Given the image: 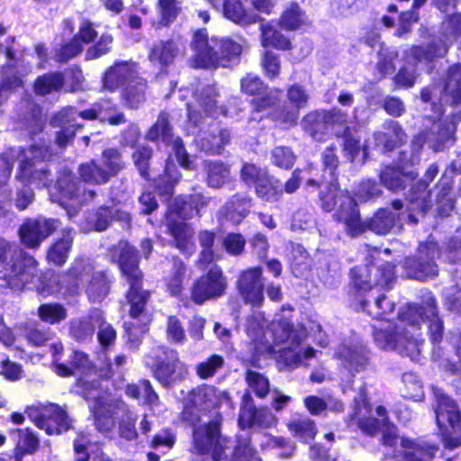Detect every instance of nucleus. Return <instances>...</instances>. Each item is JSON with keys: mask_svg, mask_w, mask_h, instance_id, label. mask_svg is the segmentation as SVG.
<instances>
[{"mask_svg": "<svg viewBox=\"0 0 461 461\" xmlns=\"http://www.w3.org/2000/svg\"><path fill=\"white\" fill-rule=\"evenodd\" d=\"M154 376L164 386H170L174 383L184 379L187 374V366L180 361L178 353L174 349H164L154 367Z\"/></svg>", "mask_w": 461, "mask_h": 461, "instance_id": "obj_14", "label": "nucleus"}, {"mask_svg": "<svg viewBox=\"0 0 461 461\" xmlns=\"http://www.w3.org/2000/svg\"><path fill=\"white\" fill-rule=\"evenodd\" d=\"M292 267L296 275H303L310 267V258L305 249L301 246H296L292 252Z\"/></svg>", "mask_w": 461, "mask_h": 461, "instance_id": "obj_63", "label": "nucleus"}, {"mask_svg": "<svg viewBox=\"0 0 461 461\" xmlns=\"http://www.w3.org/2000/svg\"><path fill=\"white\" fill-rule=\"evenodd\" d=\"M109 292V282L106 276L97 272L92 275L86 287V294L93 302H100L105 298Z\"/></svg>", "mask_w": 461, "mask_h": 461, "instance_id": "obj_47", "label": "nucleus"}, {"mask_svg": "<svg viewBox=\"0 0 461 461\" xmlns=\"http://www.w3.org/2000/svg\"><path fill=\"white\" fill-rule=\"evenodd\" d=\"M209 201V198L201 194H194L189 196L188 201L181 202V203L179 201L176 202L173 210L179 217L188 219L194 214H199L202 209L208 205Z\"/></svg>", "mask_w": 461, "mask_h": 461, "instance_id": "obj_30", "label": "nucleus"}, {"mask_svg": "<svg viewBox=\"0 0 461 461\" xmlns=\"http://www.w3.org/2000/svg\"><path fill=\"white\" fill-rule=\"evenodd\" d=\"M158 19L152 23L156 29L167 27L175 22L181 12L177 0H158L156 6Z\"/></svg>", "mask_w": 461, "mask_h": 461, "instance_id": "obj_26", "label": "nucleus"}, {"mask_svg": "<svg viewBox=\"0 0 461 461\" xmlns=\"http://www.w3.org/2000/svg\"><path fill=\"white\" fill-rule=\"evenodd\" d=\"M64 85V77L60 72L48 73L39 77L34 82V92L45 95L59 91Z\"/></svg>", "mask_w": 461, "mask_h": 461, "instance_id": "obj_37", "label": "nucleus"}, {"mask_svg": "<svg viewBox=\"0 0 461 461\" xmlns=\"http://www.w3.org/2000/svg\"><path fill=\"white\" fill-rule=\"evenodd\" d=\"M374 336L377 346L383 349H394L411 357L420 352L419 345L414 339L395 331L393 328L376 330Z\"/></svg>", "mask_w": 461, "mask_h": 461, "instance_id": "obj_16", "label": "nucleus"}, {"mask_svg": "<svg viewBox=\"0 0 461 461\" xmlns=\"http://www.w3.org/2000/svg\"><path fill=\"white\" fill-rule=\"evenodd\" d=\"M79 116L86 120L99 119L102 122H107L110 125H119L126 122L124 114L122 113H116L115 115H107L100 109L97 110L95 107L83 111L79 113L76 112V118Z\"/></svg>", "mask_w": 461, "mask_h": 461, "instance_id": "obj_57", "label": "nucleus"}, {"mask_svg": "<svg viewBox=\"0 0 461 461\" xmlns=\"http://www.w3.org/2000/svg\"><path fill=\"white\" fill-rule=\"evenodd\" d=\"M413 172L403 174L400 170L394 168H386L381 173V181L385 187L392 191H398L405 186V179L415 177Z\"/></svg>", "mask_w": 461, "mask_h": 461, "instance_id": "obj_50", "label": "nucleus"}, {"mask_svg": "<svg viewBox=\"0 0 461 461\" xmlns=\"http://www.w3.org/2000/svg\"><path fill=\"white\" fill-rule=\"evenodd\" d=\"M402 381L405 384V396L414 401H419L423 397L422 385L413 374H404Z\"/></svg>", "mask_w": 461, "mask_h": 461, "instance_id": "obj_64", "label": "nucleus"}, {"mask_svg": "<svg viewBox=\"0 0 461 461\" xmlns=\"http://www.w3.org/2000/svg\"><path fill=\"white\" fill-rule=\"evenodd\" d=\"M53 123L62 127L56 139L57 144L61 148L72 141L76 129L81 126L76 122V111L71 107L64 108L58 113L53 118Z\"/></svg>", "mask_w": 461, "mask_h": 461, "instance_id": "obj_20", "label": "nucleus"}, {"mask_svg": "<svg viewBox=\"0 0 461 461\" xmlns=\"http://www.w3.org/2000/svg\"><path fill=\"white\" fill-rule=\"evenodd\" d=\"M113 258L130 284L127 294V300L131 304L130 315L137 318L144 310L149 296L147 292L140 289L142 275L139 268L137 250L126 241H120L113 249Z\"/></svg>", "mask_w": 461, "mask_h": 461, "instance_id": "obj_5", "label": "nucleus"}, {"mask_svg": "<svg viewBox=\"0 0 461 461\" xmlns=\"http://www.w3.org/2000/svg\"><path fill=\"white\" fill-rule=\"evenodd\" d=\"M238 289L248 303L261 305L264 301L262 269L252 267L243 271L238 280Z\"/></svg>", "mask_w": 461, "mask_h": 461, "instance_id": "obj_17", "label": "nucleus"}, {"mask_svg": "<svg viewBox=\"0 0 461 461\" xmlns=\"http://www.w3.org/2000/svg\"><path fill=\"white\" fill-rule=\"evenodd\" d=\"M101 321V312L95 310L88 317L71 322V335L78 341H84L93 336L95 328Z\"/></svg>", "mask_w": 461, "mask_h": 461, "instance_id": "obj_27", "label": "nucleus"}, {"mask_svg": "<svg viewBox=\"0 0 461 461\" xmlns=\"http://www.w3.org/2000/svg\"><path fill=\"white\" fill-rule=\"evenodd\" d=\"M257 409L249 393L244 394L240 411L239 424L242 429L255 426Z\"/></svg>", "mask_w": 461, "mask_h": 461, "instance_id": "obj_54", "label": "nucleus"}, {"mask_svg": "<svg viewBox=\"0 0 461 461\" xmlns=\"http://www.w3.org/2000/svg\"><path fill=\"white\" fill-rule=\"evenodd\" d=\"M437 402L435 408L436 420L441 429L444 445L453 448L460 445L457 438H448V427L455 434H461V415L456 404L448 398L440 388L432 387Z\"/></svg>", "mask_w": 461, "mask_h": 461, "instance_id": "obj_9", "label": "nucleus"}, {"mask_svg": "<svg viewBox=\"0 0 461 461\" xmlns=\"http://www.w3.org/2000/svg\"><path fill=\"white\" fill-rule=\"evenodd\" d=\"M413 58L420 61H430L436 57H442L447 51V45L444 43L440 47L430 45L427 49L422 47H415L411 50Z\"/></svg>", "mask_w": 461, "mask_h": 461, "instance_id": "obj_58", "label": "nucleus"}, {"mask_svg": "<svg viewBox=\"0 0 461 461\" xmlns=\"http://www.w3.org/2000/svg\"><path fill=\"white\" fill-rule=\"evenodd\" d=\"M271 159L276 167L288 169L294 165L295 156L288 148L276 147L272 150Z\"/></svg>", "mask_w": 461, "mask_h": 461, "instance_id": "obj_59", "label": "nucleus"}, {"mask_svg": "<svg viewBox=\"0 0 461 461\" xmlns=\"http://www.w3.org/2000/svg\"><path fill=\"white\" fill-rule=\"evenodd\" d=\"M186 274V266L178 258H173L171 274L167 278V285L173 295H178L183 290Z\"/></svg>", "mask_w": 461, "mask_h": 461, "instance_id": "obj_44", "label": "nucleus"}, {"mask_svg": "<svg viewBox=\"0 0 461 461\" xmlns=\"http://www.w3.org/2000/svg\"><path fill=\"white\" fill-rule=\"evenodd\" d=\"M80 384L85 390L84 397L86 400H95L94 415L95 426L99 431L103 433L111 431L115 426L114 416L117 415L119 411H122L124 412V416L119 424L120 436L127 440L136 438V415L128 410L122 401L100 396L96 383H89V381L81 380Z\"/></svg>", "mask_w": 461, "mask_h": 461, "instance_id": "obj_2", "label": "nucleus"}, {"mask_svg": "<svg viewBox=\"0 0 461 461\" xmlns=\"http://www.w3.org/2000/svg\"><path fill=\"white\" fill-rule=\"evenodd\" d=\"M438 256L436 243L429 241L420 244L415 258L405 260L407 275L414 279L424 280L438 275V267L434 259Z\"/></svg>", "mask_w": 461, "mask_h": 461, "instance_id": "obj_13", "label": "nucleus"}, {"mask_svg": "<svg viewBox=\"0 0 461 461\" xmlns=\"http://www.w3.org/2000/svg\"><path fill=\"white\" fill-rule=\"evenodd\" d=\"M27 414L38 428L45 430L49 435L60 434L71 427V420L67 412L54 403L43 406L40 411L37 408L30 407L27 410Z\"/></svg>", "mask_w": 461, "mask_h": 461, "instance_id": "obj_12", "label": "nucleus"}, {"mask_svg": "<svg viewBox=\"0 0 461 461\" xmlns=\"http://www.w3.org/2000/svg\"><path fill=\"white\" fill-rule=\"evenodd\" d=\"M58 227L53 219L27 220L19 229L23 243L29 248H36Z\"/></svg>", "mask_w": 461, "mask_h": 461, "instance_id": "obj_18", "label": "nucleus"}, {"mask_svg": "<svg viewBox=\"0 0 461 461\" xmlns=\"http://www.w3.org/2000/svg\"><path fill=\"white\" fill-rule=\"evenodd\" d=\"M223 14L232 23L248 26L258 21V15L247 10L240 0H225L223 3Z\"/></svg>", "mask_w": 461, "mask_h": 461, "instance_id": "obj_23", "label": "nucleus"}, {"mask_svg": "<svg viewBox=\"0 0 461 461\" xmlns=\"http://www.w3.org/2000/svg\"><path fill=\"white\" fill-rule=\"evenodd\" d=\"M366 225V230L384 235L388 233L395 227V216L388 210H379L367 222L362 221Z\"/></svg>", "mask_w": 461, "mask_h": 461, "instance_id": "obj_36", "label": "nucleus"}, {"mask_svg": "<svg viewBox=\"0 0 461 461\" xmlns=\"http://www.w3.org/2000/svg\"><path fill=\"white\" fill-rule=\"evenodd\" d=\"M290 314H276L265 336L268 334L276 344L285 343L286 346L277 349L279 360L288 366H296L302 361V349L299 348L301 341L304 339L305 333L296 330L290 324ZM272 351H276L271 348Z\"/></svg>", "mask_w": 461, "mask_h": 461, "instance_id": "obj_7", "label": "nucleus"}, {"mask_svg": "<svg viewBox=\"0 0 461 461\" xmlns=\"http://www.w3.org/2000/svg\"><path fill=\"white\" fill-rule=\"evenodd\" d=\"M386 132L375 133V140L377 144L384 145L387 150L393 149L399 142H402L405 137L404 132L399 124L395 122L387 123Z\"/></svg>", "mask_w": 461, "mask_h": 461, "instance_id": "obj_45", "label": "nucleus"}, {"mask_svg": "<svg viewBox=\"0 0 461 461\" xmlns=\"http://www.w3.org/2000/svg\"><path fill=\"white\" fill-rule=\"evenodd\" d=\"M116 218L120 221H128L130 217L127 212L109 207L99 208L89 219L92 228L97 231L104 230L112 219Z\"/></svg>", "mask_w": 461, "mask_h": 461, "instance_id": "obj_31", "label": "nucleus"}, {"mask_svg": "<svg viewBox=\"0 0 461 461\" xmlns=\"http://www.w3.org/2000/svg\"><path fill=\"white\" fill-rule=\"evenodd\" d=\"M216 89L213 86H206L199 94L197 101L205 113H214L216 112Z\"/></svg>", "mask_w": 461, "mask_h": 461, "instance_id": "obj_61", "label": "nucleus"}, {"mask_svg": "<svg viewBox=\"0 0 461 461\" xmlns=\"http://www.w3.org/2000/svg\"><path fill=\"white\" fill-rule=\"evenodd\" d=\"M204 167L207 174V184L211 187H221L230 177L229 166L220 160H206Z\"/></svg>", "mask_w": 461, "mask_h": 461, "instance_id": "obj_32", "label": "nucleus"}, {"mask_svg": "<svg viewBox=\"0 0 461 461\" xmlns=\"http://www.w3.org/2000/svg\"><path fill=\"white\" fill-rule=\"evenodd\" d=\"M251 201L243 194H236L226 205V218L234 224L240 223L249 213Z\"/></svg>", "mask_w": 461, "mask_h": 461, "instance_id": "obj_34", "label": "nucleus"}, {"mask_svg": "<svg viewBox=\"0 0 461 461\" xmlns=\"http://www.w3.org/2000/svg\"><path fill=\"white\" fill-rule=\"evenodd\" d=\"M335 134L344 138V152L350 160H354L360 149L358 140L350 133L348 126H345L343 131H335Z\"/></svg>", "mask_w": 461, "mask_h": 461, "instance_id": "obj_60", "label": "nucleus"}, {"mask_svg": "<svg viewBox=\"0 0 461 461\" xmlns=\"http://www.w3.org/2000/svg\"><path fill=\"white\" fill-rule=\"evenodd\" d=\"M320 200L324 211H335L334 219L344 224L345 230L349 236L356 237L364 232L366 225L362 222L354 198L347 191L339 190L333 178L325 190L321 191Z\"/></svg>", "mask_w": 461, "mask_h": 461, "instance_id": "obj_3", "label": "nucleus"}, {"mask_svg": "<svg viewBox=\"0 0 461 461\" xmlns=\"http://www.w3.org/2000/svg\"><path fill=\"white\" fill-rule=\"evenodd\" d=\"M428 312L424 314L423 312H420V309L416 306H410L409 310L406 313H404V319L414 324L418 320L416 318H412V313H418L419 318L421 320L429 319L430 323L429 326V330L430 332L431 340L434 343L440 341L442 337V322L437 317L436 307H435V300L433 298H429L427 301Z\"/></svg>", "mask_w": 461, "mask_h": 461, "instance_id": "obj_21", "label": "nucleus"}, {"mask_svg": "<svg viewBox=\"0 0 461 461\" xmlns=\"http://www.w3.org/2000/svg\"><path fill=\"white\" fill-rule=\"evenodd\" d=\"M361 411L362 409H359V411L355 413V419L357 420L359 429L366 434L374 435L381 427L388 426L386 423V410L383 406L376 408L378 419H366L364 415L361 414Z\"/></svg>", "mask_w": 461, "mask_h": 461, "instance_id": "obj_42", "label": "nucleus"}, {"mask_svg": "<svg viewBox=\"0 0 461 461\" xmlns=\"http://www.w3.org/2000/svg\"><path fill=\"white\" fill-rule=\"evenodd\" d=\"M339 357L350 371L359 372L367 365V357L363 350L342 347L339 351Z\"/></svg>", "mask_w": 461, "mask_h": 461, "instance_id": "obj_40", "label": "nucleus"}, {"mask_svg": "<svg viewBox=\"0 0 461 461\" xmlns=\"http://www.w3.org/2000/svg\"><path fill=\"white\" fill-rule=\"evenodd\" d=\"M246 381L249 387L256 393L257 396L263 398L269 392V381L262 374L249 370L246 375Z\"/></svg>", "mask_w": 461, "mask_h": 461, "instance_id": "obj_56", "label": "nucleus"}, {"mask_svg": "<svg viewBox=\"0 0 461 461\" xmlns=\"http://www.w3.org/2000/svg\"><path fill=\"white\" fill-rule=\"evenodd\" d=\"M36 274V260L0 238V279L5 285L21 290L32 281Z\"/></svg>", "mask_w": 461, "mask_h": 461, "instance_id": "obj_4", "label": "nucleus"}, {"mask_svg": "<svg viewBox=\"0 0 461 461\" xmlns=\"http://www.w3.org/2000/svg\"><path fill=\"white\" fill-rule=\"evenodd\" d=\"M58 188L62 195V203L76 207L84 203L92 200L95 197V192L81 188L80 183L71 173H65L57 182Z\"/></svg>", "mask_w": 461, "mask_h": 461, "instance_id": "obj_19", "label": "nucleus"}, {"mask_svg": "<svg viewBox=\"0 0 461 461\" xmlns=\"http://www.w3.org/2000/svg\"><path fill=\"white\" fill-rule=\"evenodd\" d=\"M401 446L407 461H431L438 449L433 445L419 444L403 438L401 439Z\"/></svg>", "mask_w": 461, "mask_h": 461, "instance_id": "obj_29", "label": "nucleus"}, {"mask_svg": "<svg viewBox=\"0 0 461 461\" xmlns=\"http://www.w3.org/2000/svg\"><path fill=\"white\" fill-rule=\"evenodd\" d=\"M289 430L303 440L312 439L316 434L314 422L307 417L294 418L288 423Z\"/></svg>", "mask_w": 461, "mask_h": 461, "instance_id": "obj_49", "label": "nucleus"}, {"mask_svg": "<svg viewBox=\"0 0 461 461\" xmlns=\"http://www.w3.org/2000/svg\"><path fill=\"white\" fill-rule=\"evenodd\" d=\"M104 164L106 170L110 174V177L117 174L122 167L123 163L120 153L113 149H109L103 153Z\"/></svg>", "mask_w": 461, "mask_h": 461, "instance_id": "obj_62", "label": "nucleus"}, {"mask_svg": "<svg viewBox=\"0 0 461 461\" xmlns=\"http://www.w3.org/2000/svg\"><path fill=\"white\" fill-rule=\"evenodd\" d=\"M224 359L220 355H212L200 362L196 366V374L202 379L213 376L223 366Z\"/></svg>", "mask_w": 461, "mask_h": 461, "instance_id": "obj_55", "label": "nucleus"}, {"mask_svg": "<svg viewBox=\"0 0 461 461\" xmlns=\"http://www.w3.org/2000/svg\"><path fill=\"white\" fill-rule=\"evenodd\" d=\"M72 242L73 237L71 231L67 230L63 232L62 238L56 241L50 249L48 253L49 260L57 266L63 265L68 258Z\"/></svg>", "mask_w": 461, "mask_h": 461, "instance_id": "obj_38", "label": "nucleus"}, {"mask_svg": "<svg viewBox=\"0 0 461 461\" xmlns=\"http://www.w3.org/2000/svg\"><path fill=\"white\" fill-rule=\"evenodd\" d=\"M442 99L450 104L461 102V65L450 68Z\"/></svg>", "mask_w": 461, "mask_h": 461, "instance_id": "obj_33", "label": "nucleus"}, {"mask_svg": "<svg viewBox=\"0 0 461 461\" xmlns=\"http://www.w3.org/2000/svg\"><path fill=\"white\" fill-rule=\"evenodd\" d=\"M78 172L82 180L88 184L102 185L110 180V174L95 161L82 164Z\"/></svg>", "mask_w": 461, "mask_h": 461, "instance_id": "obj_39", "label": "nucleus"}, {"mask_svg": "<svg viewBox=\"0 0 461 461\" xmlns=\"http://www.w3.org/2000/svg\"><path fill=\"white\" fill-rule=\"evenodd\" d=\"M147 137L151 140L161 139L165 142L169 141L171 138V128L167 113H162L159 114L157 122L149 130Z\"/></svg>", "mask_w": 461, "mask_h": 461, "instance_id": "obj_53", "label": "nucleus"}, {"mask_svg": "<svg viewBox=\"0 0 461 461\" xmlns=\"http://www.w3.org/2000/svg\"><path fill=\"white\" fill-rule=\"evenodd\" d=\"M219 421L212 420L194 429V451L206 456L202 461H220L224 447L220 438Z\"/></svg>", "mask_w": 461, "mask_h": 461, "instance_id": "obj_10", "label": "nucleus"}, {"mask_svg": "<svg viewBox=\"0 0 461 461\" xmlns=\"http://www.w3.org/2000/svg\"><path fill=\"white\" fill-rule=\"evenodd\" d=\"M230 402L228 392L203 384L194 389L185 399L182 418L194 426L200 420V411L219 407Z\"/></svg>", "mask_w": 461, "mask_h": 461, "instance_id": "obj_8", "label": "nucleus"}, {"mask_svg": "<svg viewBox=\"0 0 461 461\" xmlns=\"http://www.w3.org/2000/svg\"><path fill=\"white\" fill-rule=\"evenodd\" d=\"M50 156L48 149L33 145L27 149H12L0 158V184H5L13 169V159L19 160L16 178L25 185L48 186L50 173L44 159Z\"/></svg>", "mask_w": 461, "mask_h": 461, "instance_id": "obj_1", "label": "nucleus"}, {"mask_svg": "<svg viewBox=\"0 0 461 461\" xmlns=\"http://www.w3.org/2000/svg\"><path fill=\"white\" fill-rule=\"evenodd\" d=\"M169 230L174 239L176 248L182 253L189 256L194 253V230L188 224L184 222L173 223L169 227Z\"/></svg>", "mask_w": 461, "mask_h": 461, "instance_id": "obj_25", "label": "nucleus"}, {"mask_svg": "<svg viewBox=\"0 0 461 461\" xmlns=\"http://www.w3.org/2000/svg\"><path fill=\"white\" fill-rule=\"evenodd\" d=\"M365 270H361L358 276L354 277V284L359 290H369L373 289V283L375 287L381 286H389L390 283L393 281V269L391 267L388 266V269L386 273L381 274L382 277L379 280L375 279V276L380 275V269L376 267H373L372 269L368 270L370 274L374 276V280H364Z\"/></svg>", "mask_w": 461, "mask_h": 461, "instance_id": "obj_43", "label": "nucleus"}, {"mask_svg": "<svg viewBox=\"0 0 461 461\" xmlns=\"http://www.w3.org/2000/svg\"><path fill=\"white\" fill-rule=\"evenodd\" d=\"M12 438L15 443L14 452L15 461H22L25 455H32L39 448V438L28 429H14Z\"/></svg>", "mask_w": 461, "mask_h": 461, "instance_id": "obj_22", "label": "nucleus"}, {"mask_svg": "<svg viewBox=\"0 0 461 461\" xmlns=\"http://www.w3.org/2000/svg\"><path fill=\"white\" fill-rule=\"evenodd\" d=\"M306 23V17L298 4H289L282 13L279 23L285 30H296Z\"/></svg>", "mask_w": 461, "mask_h": 461, "instance_id": "obj_41", "label": "nucleus"}, {"mask_svg": "<svg viewBox=\"0 0 461 461\" xmlns=\"http://www.w3.org/2000/svg\"><path fill=\"white\" fill-rule=\"evenodd\" d=\"M92 270L93 266L88 259L78 258L75 260L66 276V282L70 286L71 291L74 292L85 281H88Z\"/></svg>", "mask_w": 461, "mask_h": 461, "instance_id": "obj_28", "label": "nucleus"}, {"mask_svg": "<svg viewBox=\"0 0 461 461\" xmlns=\"http://www.w3.org/2000/svg\"><path fill=\"white\" fill-rule=\"evenodd\" d=\"M40 318L46 322L54 324L67 318L66 309L58 303L42 304L38 310Z\"/></svg>", "mask_w": 461, "mask_h": 461, "instance_id": "obj_52", "label": "nucleus"}, {"mask_svg": "<svg viewBox=\"0 0 461 461\" xmlns=\"http://www.w3.org/2000/svg\"><path fill=\"white\" fill-rule=\"evenodd\" d=\"M227 288V280L222 270L214 266L201 276L191 287V299L197 304L222 296Z\"/></svg>", "mask_w": 461, "mask_h": 461, "instance_id": "obj_11", "label": "nucleus"}, {"mask_svg": "<svg viewBox=\"0 0 461 461\" xmlns=\"http://www.w3.org/2000/svg\"><path fill=\"white\" fill-rule=\"evenodd\" d=\"M261 41L264 47L272 46L280 50L290 48V41L269 23L261 25Z\"/></svg>", "mask_w": 461, "mask_h": 461, "instance_id": "obj_48", "label": "nucleus"}, {"mask_svg": "<svg viewBox=\"0 0 461 461\" xmlns=\"http://www.w3.org/2000/svg\"><path fill=\"white\" fill-rule=\"evenodd\" d=\"M242 51V48L237 42L230 39L217 38V66H225L224 60H230L231 58L238 57Z\"/></svg>", "mask_w": 461, "mask_h": 461, "instance_id": "obj_51", "label": "nucleus"}, {"mask_svg": "<svg viewBox=\"0 0 461 461\" xmlns=\"http://www.w3.org/2000/svg\"><path fill=\"white\" fill-rule=\"evenodd\" d=\"M303 130L315 140L322 141L330 132L325 111L309 113L302 121Z\"/></svg>", "mask_w": 461, "mask_h": 461, "instance_id": "obj_24", "label": "nucleus"}, {"mask_svg": "<svg viewBox=\"0 0 461 461\" xmlns=\"http://www.w3.org/2000/svg\"><path fill=\"white\" fill-rule=\"evenodd\" d=\"M179 53V47L174 41H161L155 45L149 54L152 62L159 65H167L171 63Z\"/></svg>", "mask_w": 461, "mask_h": 461, "instance_id": "obj_35", "label": "nucleus"}, {"mask_svg": "<svg viewBox=\"0 0 461 461\" xmlns=\"http://www.w3.org/2000/svg\"><path fill=\"white\" fill-rule=\"evenodd\" d=\"M190 47L194 51L191 61L194 68L217 66V38H209L205 29H198L194 32Z\"/></svg>", "mask_w": 461, "mask_h": 461, "instance_id": "obj_15", "label": "nucleus"}, {"mask_svg": "<svg viewBox=\"0 0 461 461\" xmlns=\"http://www.w3.org/2000/svg\"><path fill=\"white\" fill-rule=\"evenodd\" d=\"M122 86V100L129 108H137L146 100L147 83L138 77L136 66L127 62L111 67L103 78L104 88L113 91Z\"/></svg>", "mask_w": 461, "mask_h": 461, "instance_id": "obj_6", "label": "nucleus"}, {"mask_svg": "<svg viewBox=\"0 0 461 461\" xmlns=\"http://www.w3.org/2000/svg\"><path fill=\"white\" fill-rule=\"evenodd\" d=\"M230 132L219 130L217 134L210 137H201L197 142L203 150L211 154H221L225 145L230 141Z\"/></svg>", "mask_w": 461, "mask_h": 461, "instance_id": "obj_46", "label": "nucleus"}]
</instances>
